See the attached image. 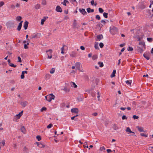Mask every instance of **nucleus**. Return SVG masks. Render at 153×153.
<instances>
[{"mask_svg":"<svg viewBox=\"0 0 153 153\" xmlns=\"http://www.w3.org/2000/svg\"><path fill=\"white\" fill-rule=\"evenodd\" d=\"M136 128L138 129V131L140 132H141L142 131H144L143 128L141 127H139V126H137L136 127Z\"/></svg>","mask_w":153,"mask_h":153,"instance_id":"nucleus-16","label":"nucleus"},{"mask_svg":"<svg viewBox=\"0 0 153 153\" xmlns=\"http://www.w3.org/2000/svg\"><path fill=\"white\" fill-rule=\"evenodd\" d=\"M52 124L51 123H50L47 126V128H51L52 127Z\"/></svg>","mask_w":153,"mask_h":153,"instance_id":"nucleus-41","label":"nucleus"},{"mask_svg":"<svg viewBox=\"0 0 153 153\" xmlns=\"http://www.w3.org/2000/svg\"><path fill=\"white\" fill-rule=\"evenodd\" d=\"M79 12L83 15H85L87 14L86 12L85 11L84 9H79Z\"/></svg>","mask_w":153,"mask_h":153,"instance_id":"nucleus-5","label":"nucleus"},{"mask_svg":"<svg viewBox=\"0 0 153 153\" xmlns=\"http://www.w3.org/2000/svg\"><path fill=\"white\" fill-rule=\"evenodd\" d=\"M99 11L100 13H102L103 12L104 10L102 8H99Z\"/></svg>","mask_w":153,"mask_h":153,"instance_id":"nucleus-40","label":"nucleus"},{"mask_svg":"<svg viewBox=\"0 0 153 153\" xmlns=\"http://www.w3.org/2000/svg\"><path fill=\"white\" fill-rule=\"evenodd\" d=\"M126 132L133 134L132 135V136L134 135V134H135V133L134 132H133L131 131V130L129 127H127L126 130Z\"/></svg>","mask_w":153,"mask_h":153,"instance_id":"nucleus-11","label":"nucleus"},{"mask_svg":"<svg viewBox=\"0 0 153 153\" xmlns=\"http://www.w3.org/2000/svg\"><path fill=\"white\" fill-rule=\"evenodd\" d=\"M76 53L74 52H72L70 54V55L71 56L73 57H74L76 55Z\"/></svg>","mask_w":153,"mask_h":153,"instance_id":"nucleus-23","label":"nucleus"},{"mask_svg":"<svg viewBox=\"0 0 153 153\" xmlns=\"http://www.w3.org/2000/svg\"><path fill=\"white\" fill-rule=\"evenodd\" d=\"M52 51L51 49H49V50L47 51H46V52H50V56H48V58L49 59H51L52 58V55H51V53L52 52Z\"/></svg>","mask_w":153,"mask_h":153,"instance_id":"nucleus-17","label":"nucleus"},{"mask_svg":"<svg viewBox=\"0 0 153 153\" xmlns=\"http://www.w3.org/2000/svg\"><path fill=\"white\" fill-rule=\"evenodd\" d=\"M65 46H66V45H63L62 47V48H61V53H62V54H63L64 53V48Z\"/></svg>","mask_w":153,"mask_h":153,"instance_id":"nucleus-28","label":"nucleus"},{"mask_svg":"<svg viewBox=\"0 0 153 153\" xmlns=\"http://www.w3.org/2000/svg\"><path fill=\"white\" fill-rule=\"evenodd\" d=\"M28 22L26 21L24 23V27L25 30H26L28 26Z\"/></svg>","mask_w":153,"mask_h":153,"instance_id":"nucleus-14","label":"nucleus"},{"mask_svg":"<svg viewBox=\"0 0 153 153\" xmlns=\"http://www.w3.org/2000/svg\"><path fill=\"white\" fill-rule=\"evenodd\" d=\"M140 135L141 136H144V137H147L148 136V135H146V134H145L144 133H141L140 134Z\"/></svg>","mask_w":153,"mask_h":153,"instance_id":"nucleus-53","label":"nucleus"},{"mask_svg":"<svg viewBox=\"0 0 153 153\" xmlns=\"http://www.w3.org/2000/svg\"><path fill=\"white\" fill-rule=\"evenodd\" d=\"M101 22L103 24H105V21L104 20H102L101 21Z\"/></svg>","mask_w":153,"mask_h":153,"instance_id":"nucleus-64","label":"nucleus"},{"mask_svg":"<svg viewBox=\"0 0 153 153\" xmlns=\"http://www.w3.org/2000/svg\"><path fill=\"white\" fill-rule=\"evenodd\" d=\"M108 13H103V15L104 17L105 18H107L108 17Z\"/></svg>","mask_w":153,"mask_h":153,"instance_id":"nucleus-38","label":"nucleus"},{"mask_svg":"<svg viewBox=\"0 0 153 153\" xmlns=\"http://www.w3.org/2000/svg\"><path fill=\"white\" fill-rule=\"evenodd\" d=\"M56 10L58 12H61L62 11V10L61 7L59 6L58 5L56 6Z\"/></svg>","mask_w":153,"mask_h":153,"instance_id":"nucleus-8","label":"nucleus"},{"mask_svg":"<svg viewBox=\"0 0 153 153\" xmlns=\"http://www.w3.org/2000/svg\"><path fill=\"white\" fill-rule=\"evenodd\" d=\"M147 40L149 42H151L152 41V38H147Z\"/></svg>","mask_w":153,"mask_h":153,"instance_id":"nucleus-43","label":"nucleus"},{"mask_svg":"<svg viewBox=\"0 0 153 153\" xmlns=\"http://www.w3.org/2000/svg\"><path fill=\"white\" fill-rule=\"evenodd\" d=\"M55 98V96L53 94H51L49 95H48V97L47 101L48 102H51L52 100H54Z\"/></svg>","mask_w":153,"mask_h":153,"instance_id":"nucleus-3","label":"nucleus"},{"mask_svg":"<svg viewBox=\"0 0 153 153\" xmlns=\"http://www.w3.org/2000/svg\"><path fill=\"white\" fill-rule=\"evenodd\" d=\"M71 111L72 113H78L79 112V110L77 108H74L71 109Z\"/></svg>","mask_w":153,"mask_h":153,"instance_id":"nucleus-6","label":"nucleus"},{"mask_svg":"<svg viewBox=\"0 0 153 153\" xmlns=\"http://www.w3.org/2000/svg\"><path fill=\"white\" fill-rule=\"evenodd\" d=\"M36 138L38 141H40L41 139V136L39 135H37L36 136Z\"/></svg>","mask_w":153,"mask_h":153,"instance_id":"nucleus-37","label":"nucleus"},{"mask_svg":"<svg viewBox=\"0 0 153 153\" xmlns=\"http://www.w3.org/2000/svg\"><path fill=\"white\" fill-rule=\"evenodd\" d=\"M55 71L54 68H52L50 71V72L51 74H53L54 72Z\"/></svg>","mask_w":153,"mask_h":153,"instance_id":"nucleus-33","label":"nucleus"},{"mask_svg":"<svg viewBox=\"0 0 153 153\" xmlns=\"http://www.w3.org/2000/svg\"><path fill=\"white\" fill-rule=\"evenodd\" d=\"M69 19V17L67 16H65L64 17L65 20H67Z\"/></svg>","mask_w":153,"mask_h":153,"instance_id":"nucleus-61","label":"nucleus"},{"mask_svg":"<svg viewBox=\"0 0 153 153\" xmlns=\"http://www.w3.org/2000/svg\"><path fill=\"white\" fill-rule=\"evenodd\" d=\"M27 102L26 101H22L20 103V105L24 108L27 105Z\"/></svg>","mask_w":153,"mask_h":153,"instance_id":"nucleus-4","label":"nucleus"},{"mask_svg":"<svg viewBox=\"0 0 153 153\" xmlns=\"http://www.w3.org/2000/svg\"><path fill=\"white\" fill-rule=\"evenodd\" d=\"M42 4L45 5L46 4V2L45 0H43L42 2Z\"/></svg>","mask_w":153,"mask_h":153,"instance_id":"nucleus-42","label":"nucleus"},{"mask_svg":"<svg viewBox=\"0 0 153 153\" xmlns=\"http://www.w3.org/2000/svg\"><path fill=\"white\" fill-rule=\"evenodd\" d=\"M118 31L117 28L114 26H112L110 28V32L113 35L117 33L118 32Z\"/></svg>","mask_w":153,"mask_h":153,"instance_id":"nucleus-1","label":"nucleus"},{"mask_svg":"<svg viewBox=\"0 0 153 153\" xmlns=\"http://www.w3.org/2000/svg\"><path fill=\"white\" fill-rule=\"evenodd\" d=\"M22 19V18L21 16H17L16 17V19L17 21H20Z\"/></svg>","mask_w":153,"mask_h":153,"instance_id":"nucleus-27","label":"nucleus"},{"mask_svg":"<svg viewBox=\"0 0 153 153\" xmlns=\"http://www.w3.org/2000/svg\"><path fill=\"white\" fill-rule=\"evenodd\" d=\"M11 7L12 8L14 9L15 8V6L14 5L12 4L11 5Z\"/></svg>","mask_w":153,"mask_h":153,"instance_id":"nucleus-62","label":"nucleus"},{"mask_svg":"<svg viewBox=\"0 0 153 153\" xmlns=\"http://www.w3.org/2000/svg\"><path fill=\"white\" fill-rule=\"evenodd\" d=\"M143 56L147 60H149L150 59V58L148 55H146V54L144 53L143 55Z\"/></svg>","mask_w":153,"mask_h":153,"instance_id":"nucleus-26","label":"nucleus"},{"mask_svg":"<svg viewBox=\"0 0 153 153\" xmlns=\"http://www.w3.org/2000/svg\"><path fill=\"white\" fill-rule=\"evenodd\" d=\"M105 150V148L104 146H102V147H100V150L101 151H102L103 150Z\"/></svg>","mask_w":153,"mask_h":153,"instance_id":"nucleus-54","label":"nucleus"},{"mask_svg":"<svg viewBox=\"0 0 153 153\" xmlns=\"http://www.w3.org/2000/svg\"><path fill=\"white\" fill-rule=\"evenodd\" d=\"M63 90L66 92H68L69 91V89L66 86H65L63 89Z\"/></svg>","mask_w":153,"mask_h":153,"instance_id":"nucleus-19","label":"nucleus"},{"mask_svg":"<svg viewBox=\"0 0 153 153\" xmlns=\"http://www.w3.org/2000/svg\"><path fill=\"white\" fill-rule=\"evenodd\" d=\"M4 4V3L3 1H1V7Z\"/></svg>","mask_w":153,"mask_h":153,"instance_id":"nucleus-63","label":"nucleus"},{"mask_svg":"<svg viewBox=\"0 0 153 153\" xmlns=\"http://www.w3.org/2000/svg\"><path fill=\"white\" fill-rule=\"evenodd\" d=\"M18 62H22V60L20 57V56H18Z\"/></svg>","mask_w":153,"mask_h":153,"instance_id":"nucleus-52","label":"nucleus"},{"mask_svg":"<svg viewBox=\"0 0 153 153\" xmlns=\"http://www.w3.org/2000/svg\"><path fill=\"white\" fill-rule=\"evenodd\" d=\"M46 110L47 108L45 107H43L42 108L41 111L42 112L44 111H46Z\"/></svg>","mask_w":153,"mask_h":153,"instance_id":"nucleus-44","label":"nucleus"},{"mask_svg":"<svg viewBox=\"0 0 153 153\" xmlns=\"http://www.w3.org/2000/svg\"><path fill=\"white\" fill-rule=\"evenodd\" d=\"M96 18L99 20L100 19V17L99 15H97L96 16Z\"/></svg>","mask_w":153,"mask_h":153,"instance_id":"nucleus-49","label":"nucleus"},{"mask_svg":"<svg viewBox=\"0 0 153 153\" xmlns=\"http://www.w3.org/2000/svg\"><path fill=\"white\" fill-rule=\"evenodd\" d=\"M1 143L3 145V146H4L5 144V141L4 140H3L2 141L1 143Z\"/></svg>","mask_w":153,"mask_h":153,"instance_id":"nucleus-47","label":"nucleus"},{"mask_svg":"<svg viewBox=\"0 0 153 153\" xmlns=\"http://www.w3.org/2000/svg\"><path fill=\"white\" fill-rule=\"evenodd\" d=\"M97 58V56L96 55H94L92 56V59L93 60H94L96 59Z\"/></svg>","mask_w":153,"mask_h":153,"instance_id":"nucleus-34","label":"nucleus"},{"mask_svg":"<svg viewBox=\"0 0 153 153\" xmlns=\"http://www.w3.org/2000/svg\"><path fill=\"white\" fill-rule=\"evenodd\" d=\"M84 97H81V96H79L77 98V100L78 102L82 101Z\"/></svg>","mask_w":153,"mask_h":153,"instance_id":"nucleus-18","label":"nucleus"},{"mask_svg":"<svg viewBox=\"0 0 153 153\" xmlns=\"http://www.w3.org/2000/svg\"><path fill=\"white\" fill-rule=\"evenodd\" d=\"M9 65L15 68L16 67V65H14V64L12 63L10 64Z\"/></svg>","mask_w":153,"mask_h":153,"instance_id":"nucleus-45","label":"nucleus"},{"mask_svg":"<svg viewBox=\"0 0 153 153\" xmlns=\"http://www.w3.org/2000/svg\"><path fill=\"white\" fill-rule=\"evenodd\" d=\"M71 86H74V87L75 88H76L77 87V85L75 84L74 82H72L71 84Z\"/></svg>","mask_w":153,"mask_h":153,"instance_id":"nucleus-31","label":"nucleus"},{"mask_svg":"<svg viewBox=\"0 0 153 153\" xmlns=\"http://www.w3.org/2000/svg\"><path fill=\"white\" fill-rule=\"evenodd\" d=\"M127 49H128V50L129 51H132L133 50V48H132L131 47H128V48Z\"/></svg>","mask_w":153,"mask_h":153,"instance_id":"nucleus-35","label":"nucleus"},{"mask_svg":"<svg viewBox=\"0 0 153 153\" xmlns=\"http://www.w3.org/2000/svg\"><path fill=\"white\" fill-rule=\"evenodd\" d=\"M139 45H142L143 46V47H144V48H145V43L144 42H139Z\"/></svg>","mask_w":153,"mask_h":153,"instance_id":"nucleus-24","label":"nucleus"},{"mask_svg":"<svg viewBox=\"0 0 153 153\" xmlns=\"http://www.w3.org/2000/svg\"><path fill=\"white\" fill-rule=\"evenodd\" d=\"M98 43L97 42H95L94 44V48L96 49H99V48L98 46Z\"/></svg>","mask_w":153,"mask_h":153,"instance_id":"nucleus-21","label":"nucleus"},{"mask_svg":"<svg viewBox=\"0 0 153 153\" xmlns=\"http://www.w3.org/2000/svg\"><path fill=\"white\" fill-rule=\"evenodd\" d=\"M10 82L11 83H14L15 82V81L13 79H12L10 80Z\"/></svg>","mask_w":153,"mask_h":153,"instance_id":"nucleus-55","label":"nucleus"},{"mask_svg":"<svg viewBox=\"0 0 153 153\" xmlns=\"http://www.w3.org/2000/svg\"><path fill=\"white\" fill-rule=\"evenodd\" d=\"M127 117L125 115H123L122 117V119L123 120L127 119Z\"/></svg>","mask_w":153,"mask_h":153,"instance_id":"nucleus-51","label":"nucleus"},{"mask_svg":"<svg viewBox=\"0 0 153 153\" xmlns=\"http://www.w3.org/2000/svg\"><path fill=\"white\" fill-rule=\"evenodd\" d=\"M80 49L81 50H84L85 49V47L82 46H80Z\"/></svg>","mask_w":153,"mask_h":153,"instance_id":"nucleus-60","label":"nucleus"},{"mask_svg":"<svg viewBox=\"0 0 153 153\" xmlns=\"http://www.w3.org/2000/svg\"><path fill=\"white\" fill-rule=\"evenodd\" d=\"M113 128L114 130H117L118 129V127L115 124H114L113 125Z\"/></svg>","mask_w":153,"mask_h":153,"instance_id":"nucleus-25","label":"nucleus"},{"mask_svg":"<svg viewBox=\"0 0 153 153\" xmlns=\"http://www.w3.org/2000/svg\"><path fill=\"white\" fill-rule=\"evenodd\" d=\"M91 8L90 7L88 8L87 9V10L88 13H89L91 12Z\"/></svg>","mask_w":153,"mask_h":153,"instance_id":"nucleus-57","label":"nucleus"},{"mask_svg":"<svg viewBox=\"0 0 153 153\" xmlns=\"http://www.w3.org/2000/svg\"><path fill=\"white\" fill-rule=\"evenodd\" d=\"M21 27H22L21 26L18 25L17 28V30L18 31H20L21 29Z\"/></svg>","mask_w":153,"mask_h":153,"instance_id":"nucleus-56","label":"nucleus"},{"mask_svg":"<svg viewBox=\"0 0 153 153\" xmlns=\"http://www.w3.org/2000/svg\"><path fill=\"white\" fill-rule=\"evenodd\" d=\"M24 48L25 49H27L28 48V47L27 46L26 44H25L24 45Z\"/></svg>","mask_w":153,"mask_h":153,"instance_id":"nucleus-59","label":"nucleus"},{"mask_svg":"<svg viewBox=\"0 0 153 153\" xmlns=\"http://www.w3.org/2000/svg\"><path fill=\"white\" fill-rule=\"evenodd\" d=\"M98 64L100 65V67H102L104 65L102 62H99Z\"/></svg>","mask_w":153,"mask_h":153,"instance_id":"nucleus-30","label":"nucleus"},{"mask_svg":"<svg viewBox=\"0 0 153 153\" xmlns=\"http://www.w3.org/2000/svg\"><path fill=\"white\" fill-rule=\"evenodd\" d=\"M99 45L100 48H102L104 46V45L101 42L100 43Z\"/></svg>","mask_w":153,"mask_h":153,"instance_id":"nucleus-50","label":"nucleus"},{"mask_svg":"<svg viewBox=\"0 0 153 153\" xmlns=\"http://www.w3.org/2000/svg\"><path fill=\"white\" fill-rule=\"evenodd\" d=\"M73 28H77L78 27L77 25L76 21L74 20L73 24Z\"/></svg>","mask_w":153,"mask_h":153,"instance_id":"nucleus-13","label":"nucleus"},{"mask_svg":"<svg viewBox=\"0 0 153 153\" xmlns=\"http://www.w3.org/2000/svg\"><path fill=\"white\" fill-rule=\"evenodd\" d=\"M137 51L138 52L141 53L143 51V48L142 47L141 48L138 47H137Z\"/></svg>","mask_w":153,"mask_h":153,"instance_id":"nucleus-12","label":"nucleus"},{"mask_svg":"<svg viewBox=\"0 0 153 153\" xmlns=\"http://www.w3.org/2000/svg\"><path fill=\"white\" fill-rule=\"evenodd\" d=\"M48 18L47 17V18H46L45 17H44L43 18L41 19V24L42 25H43L44 24V22L45 21L46 19Z\"/></svg>","mask_w":153,"mask_h":153,"instance_id":"nucleus-20","label":"nucleus"},{"mask_svg":"<svg viewBox=\"0 0 153 153\" xmlns=\"http://www.w3.org/2000/svg\"><path fill=\"white\" fill-rule=\"evenodd\" d=\"M75 65L76 68H77L78 70H80V63L79 62H76L75 64Z\"/></svg>","mask_w":153,"mask_h":153,"instance_id":"nucleus-9","label":"nucleus"},{"mask_svg":"<svg viewBox=\"0 0 153 153\" xmlns=\"http://www.w3.org/2000/svg\"><path fill=\"white\" fill-rule=\"evenodd\" d=\"M14 25V23L11 21H9L7 22L6 24L7 28H10L11 27H13Z\"/></svg>","mask_w":153,"mask_h":153,"instance_id":"nucleus-2","label":"nucleus"},{"mask_svg":"<svg viewBox=\"0 0 153 153\" xmlns=\"http://www.w3.org/2000/svg\"><path fill=\"white\" fill-rule=\"evenodd\" d=\"M133 118L134 119H138L139 118V117L134 115L133 116Z\"/></svg>","mask_w":153,"mask_h":153,"instance_id":"nucleus-48","label":"nucleus"},{"mask_svg":"<svg viewBox=\"0 0 153 153\" xmlns=\"http://www.w3.org/2000/svg\"><path fill=\"white\" fill-rule=\"evenodd\" d=\"M116 73V70H114L112 74L111 75V77H113L115 76V74Z\"/></svg>","mask_w":153,"mask_h":153,"instance_id":"nucleus-22","label":"nucleus"},{"mask_svg":"<svg viewBox=\"0 0 153 153\" xmlns=\"http://www.w3.org/2000/svg\"><path fill=\"white\" fill-rule=\"evenodd\" d=\"M21 131L24 132L25 131V128L24 126H22L21 128Z\"/></svg>","mask_w":153,"mask_h":153,"instance_id":"nucleus-36","label":"nucleus"},{"mask_svg":"<svg viewBox=\"0 0 153 153\" xmlns=\"http://www.w3.org/2000/svg\"><path fill=\"white\" fill-rule=\"evenodd\" d=\"M126 82L127 85H131V80H128Z\"/></svg>","mask_w":153,"mask_h":153,"instance_id":"nucleus-32","label":"nucleus"},{"mask_svg":"<svg viewBox=\"0 0 153 153\" xmlns=\"http://www.w3.org/2000/svg\"><path fill=\"white\" fill-rule=\"evenodd\" d=\"M103 38V36L102 34L97 35V39H96V41H100L101 39Z\"/></svg>","mask_w":153,"mask_h":153,"instance_id":"nucleus-10","label":"nucleus"},{"mask_svg":"<svg viewBox=\"0 0 153 153\" xmlns=\"http://www.w3.org/2000/svg\"><path fill=\"white\" fill-rule=\"evenodd\" d=\"M21 78L22 79H23L24 78L25 76L23 73L22 72V74L21 76Z\"/></svg>","mask_w":153,"mask_h":153,"instance_id":"nucleus-46","label":"nucleus"},{"mask_svg":"<svg viewBox=\"0 0 153 153\" xmlns=\"http://www.w3.org/2000/svg\"><path fill=\"white\" fill-rule=\"evenodd\" d=\"M40 7V5L39 4H36L35 7V9H39Z\"/></svg>","mask_w":153,"mask_h":153,"instance_id":"nucleus-29","label":"nucleus"},{"mask_svg":"<svg viewBox=\"0 0 153 153\" xmlns=\"http://www.w3.org/2000/svg\"><path fill=\"white\" fill-rule=\"evenodd\" d=\"M91 3L92 5H95L96 6L97 5V3L94 4V0H92L91 2Z\"/></svg>","mask_w":153,"mask_h":153,"instance_id":"nucleus-39","label":"nucleus"},{"mask_svg":"<svg viewBox=\"0 0 153 153\" xmlns=\"http://www.w3.org/2000/svg\"><path fill=\"white\" fill-rule=\"evenodd\" d=\"M36 143L37 144L38 146L39 147L42 148H44L45 147V145L40 142H36Z\"/></svg>","mask_w":153,"mask_h":153,"instance_id":"nucleus-7","label":"nucleus"},{"mask_svg":"<svg viewBox=\"0 0 153 153\" xmlns=\"http://www.w3.org/2000/svg\"><path fill=\"white\" fill-rule=\"evenodd\" d=\"M92 114L93 116H96L97 115L98 113L97 112H95V113H92Z\"/></svg>","mask_w":153,"mask_h":153,"instance_id":"nucleus-58","label":"nucleus"},{"mask_svg":"<svg viewBox=\"0 0 153 153\" xmlns=\"http://www.w3.org/2000/svg\"><path fill=\"white\" fill-rule=\"evenodd\" d=\"M23 111H22L20 112H19V113L18 114H17L16 116L17 117L18 119L20 118V117L22 115L23 113Z\"/></svg>","mask_w":153,"mask_h":153,"instance_id":"nucleus-15","label":"nucleus"}]
</instances>
